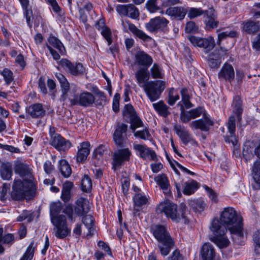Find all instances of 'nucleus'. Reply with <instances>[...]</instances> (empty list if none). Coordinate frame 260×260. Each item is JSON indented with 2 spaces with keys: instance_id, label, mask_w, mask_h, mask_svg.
<instances>
[{
  "instance_id": "f257e3e1",
  "label": "nucleus",
  "mask_w": 260,
  "mask_h": 260,
  "mask_svg": "<svg viewBox=\"0 0 260 260\" xmlns=\"http://www.w3.org/2000/svg\"><path fill=\"white\" fill-rule=\"evenodd\" d=\"M226 227L231 234L243 236L242 218L232 207L225 208L220 214V220L217 218L213 219L210 226L213 234L210 240L220 248L226 247L230 243L225 235Z\"/></svg>"
},
{
  "instance_id": "f03ea898",
  "label": "nucleus",
  "mask_w": 260,
  "mask_h": 260,
  "mask_svg": "<svg viewBox=\"0 0 260 260\" xmlns=\"http://www.w3.org/2000/svg\"><path fill=\"white\" fill-rule=\"evenodd\" d=\"M122 112L123 116L125 118L129 119V122L131 124V128L133 131L136 137L144 140H150L151 138V134L147 128H145L142 131H135L137 128L143 126V122L137 114L132 105H125Z\"/></svg>"
},
{
  "instance_id": "7ed1b4c3",
  "label": "nucleus",
  "mask_w": 260,
  "mask_h": 260,
  "mask_svg": "<svg viewBox=\"0 0 260 260\" xmlns=\"http://www.w3.org/2000/svg\"><path fill=\"white\" fill-rule=\"evenodd\" d=\"M154 237L159 242L158 247L161 254L167 256L173 248L174 242L164 226L155 225L151 228Z\"/></svg>"
},
{
  "instance_id": "20e7f679",
  "label": "nucleus",
  "mask_w": 260,
  "mask_h": 260,
  "mask_svg": "<svg viewBox=\"0 0 260 260\" xmlns=\"http://www.w3.org/2000/svg\"><path fill=\"white\" fill-rule=\"evenodd\" d=\"M12 189L11 197L14 200H30L34 197L33 184L29 180H15Z\"/></svg>"
},
{
  "instance_id": "39448f33",
  "label": "nucleus",
  "mask_w": 260,
  "mask_h": 260,
  "mask_svg": "<svg viewBox=\"0 0 260 260\" xmlns=\"http://www.w3.org/2000/svg\"><path fill=\"white\" fill-rule=\"evenodd\" d=\"M185 207L182 206L178 209L176 204L169 202L159 204L156 209L157 213L164 212L167 217L176 222H178L181 218L185 219Z\"/></svg>"
},
{
  "instance_id": "423d86ee",
  "label": "nucleus",
  "mask_w": 260,
  "mask_h": 260,
  "mask_svg": "<svg viewBox=\"0 0 260 260\" xmlns=\"http://www.w3.org/2000/svg\"><path fill=\"white\" fill-rule=\"evenodd\" d=\"M142 87L148 99L152 102L159 98L161 92L165 88V82L160 80L149 81L142 85Z\"/></svg>"
},
{
  "instance_id": "0eeeda50",
  "label": "nucleus",
  "mask_w": 260,
  "mask_h": 260,
  "mask_svg": "<svg viewBox=\"0 0 260 260\" xmlns=\"http://www.w3.org/2000/svg\"><path fill=\"white\" fill-rule=\"evenodd\" d=\"M51 222L54 226L53 230L57 238L63 239L70 235L71 230L67 226L65 215L60 214L59 217L52 218Z\"/></svg>"
},
{
  "instance_id": "6e6552de",
  "label": "nucleus",
  "mask_w": 260,
  "mask_h": 260,
  "mask_svg": "<svg viewBox=\"0 0 260 260\" xmlns=\"http://www.w3.org/2000/svg\"><path fill=\"white\" fill-rule=\"evenodd\" d=\"M70 106L76 105L87 107L92 105L95 101V98L92 94L89 92H83L80 95L74 94L73 97L69 98Z\"/></svg>"
},
{
  "instance_id": "1a4fd4ad",
  "label": "nucleus",
  "mask_w": 260,
  "mask_h": 260,
  "mask_svg": "<svg viewBox=\"0 0 260 260\" xmlns=\"http://www.w3.org/2000/svg\"><path fill=\"white\" fill-rule=\"evenodd\" d=\"M187 38L192 45L203 48L207 53L211 50L215 46L214 39L212 37L202 38L194 36H188Z\"/></svg>"
},
{
  "instance_id": "9d476101",
  "label": "nucleus",
  "mask_w": 260,
  "mask_h": 260,
  "mask_svg": "<svg viewBox=\"0 0 260 260\" xmlns=\"http://www.w3.org/2000/svg\"><path fill=\"white\" fill-rule=\"evenodd\" d=\"M59 65L64 70L73 76L82 75L85 72V68L81 63H72L67 59H62L59 61Z\"/></svg>"
},
{
  "instance_id": "9b49d317",
  "label": "nucleus",
  "mask_w": 260,
  "mask_h": 260,
  "mask_svg": "<svg viewBox=\"0 0 260 260\" xmlns=\"http://www.w3.org/2000/svg\"><path fill=\"white\" fill-rule=\"evenodd\" d=\"M132 155L128 148L120 149L115 151L113 155V167L116 170L119 168L125 161H129Z\"/></svg>"
},
{
  "instance_id": "f8f14e48",
  "label": "nucleus",
  "mask_w": 260,
  "mask_h": 260,
  "mask_svg": "<svg viewBox=\"0 0 260 260\" xmlns=\"http://www.w3.org/2000/svg\"><path fill=\"white\" fill-rule=\"evenodd\" d=\"M214 125V122L207 114H204L202 118L194 120L189 123L192 129H200L203 132H208Z\"/></svg>"
},
{
  "instance_id": "ddd939ff",
  "label": "nucleus",
  "mask_w": 260,
  "mask_h": 260,
  "mask_svg": "<svg viewBox=\"0 0 260 260\" xmlns=\"http://www.w3.org/2000/svg\"><path fill=\"white\" fill-rule=\"evenodd\" d=\"M122 25L124 32L130 30L134 35L144 41H149L152 38L146 35L142 30L138 29L134 24L128 20H122Z\"/></svg>"
},
{
  "instance_id": "4468645a",
  "label": "nucleus",
  "mask_w": 260,
  "mask_h": 260,
  "mask_svg": "<svg viewBox=\"0 0 260 260\" xmlns=\"http://www.w3.org/2000/svg\"><path fill=\"white\" fill-rule=\"evenodd\" d=\"M116 9L119 15L127 16L132 19H137L139 16V10L133 4L118 5Z\"/></svg>"
},
{
  "instance_id": "2eb2a0df",
  "label": "nucleus",
  "mask_w": 260,
  "mask_h": 260,
  "mask_svg": "<svg viewBox=\"0 0 260 260\" xmlns=\"http://www.w3.org/2000/svg\"><path fill=\"white\" fill-rule=\"evenodd\" d=\"M174 129L177 136L180 138L182 142L184 145L190 143L191 145H197V142L192 138L188 131L181 125H176Z\"/></svg>"
},
{
  "instance_id": "dca6fc26",
  "label": "nucleus",
  "mask_w": 260,
  "mask_h": 260,
  "mask_svg": "<svg viewBox=\"0 0 260 260\" xmlns=\"http://www.w3.org/2000/svg\"><path fill=\"white\" fill-rule=\"evenodd\" d=\"M169 23V21L164 17H156L152 19L146 24V28L150 32L156 31L159 29H162Z\"/></svg>"
},
{
  "instance_id": "f3484780",
  "label": "nucleus",
  "mask_w": 260,
  "mask_h": 260,
  "mask_svg": "<svg viewBox=\"0 0 260 260\" xmlns=\"http://www.w3.org/2000/svg\"><path fill=\"white\" fill-rule=\"evenodd\" d=\"M133 147L137 154L142 158L146 159L150 155L152 160L157 159V155L155 151L145 145L134 143Z\"/></svg>"
},
{
  "instance_id": "a211bd4d",
  "label": "nucleus",
  "mask_w": 260,
  "mask_h": 260,
  "mask_svg": "<svg viewBox=\"0 0 260 260\" xmlns=\"http://www.w3.org/2000/svg\"><path fill=\"white\" fill-rule=\"evenodd\" d=\"M187 10L183 7H173L167 8L165 14L170 16L172 19L181 21L185 17Z\"/></svg>"
},
{
  "instance_id": "6ab92c4d",
  "label": "nucleus",
  "mask_w": 260,
  "mask_h": 260,
  "mask_svg": "<svg viewBox=\"0 0 260 260\" xmlns=\"http://www.w3.org/2000/svg\"><path fill=\"white\" fill-rule=\"evenodd\" d=\"M235 121L236 118L234 115H231L229 118L227 123V126L230 135L226 136L225 137V142L228 143L231 142L234 146L236 145L238 142L237 138L235 134L236 131Z\"/></svg>"
},
{
  "instance_id": "aec40b11",
  "label": "nucleus",
  "mask_w": 260,
  "mask_h": 260,
  "mask_svg": "<svg viewBox=\"0 0 260 260\" xmlns=\"http://www.w3.org/2000/svg\"><path fill=\"white\" fill-rule=\"evenodd\" d=\"M137 63L142 68L148 69L152 63L153 59L149 54L143 51H139L135 55Z\"/></svg>"
},
{
  "instance_id": "412c9836",
  "label": "nucleus",
  "mask_w": 260,
  "mask_h": 260,
  "mask_svg": "<svg viewBox=\"0 0 260 260\" xmlns=\"http://www.w3.org/2000/svg\"><path fill=\"white\" fill-rule=\"evenodd\" d=\"M218 78L232 83L235 78V72L233 66L225 63L218 73Z\"/></svg>"
},
{
  "instance_id": "4be33fe9",
  "label": "nucleus",
  "mask_w": 260,
  "mask_h": 260,
  "mask_svg": "<svg viewBox=\"0 0 260 260\" xmlns=\"http://www.w3.org/2000/svg\"><path fill=\"white\" fill-rule=\"evenodd\" d=\"M50 144L59 151H66L71 146V143L68 140H66L60 135L54 137L50 140Z\"/></svg>"
},
{
  "instance_id": "5701e85b",
  "label": "nucleus",
  "mask_w": 260,
  "mask_h": 260,
  "mask_svg": "<svg viewBox=\"0 0 260 260\" xmlns=\"http://www.w3.org/2000/svg\"><path fill=\"white\" fill-rule=\"evenodd\" d=\"M88 200L84 198H79L76 202L74 211L77 215L81 216L87 214L89 211Z\"/></svg>"
},
{
  "instance_id": "b1692460",
  "label": "nucleus",
  "mask_w": 260,
  "mask_h": 260,
  "mask_svg": "<svg viewBox=\"0 0 260 260\" xmlns=\"http://www.w3.org/2000/svg\"><path fill=\"white\" fill-rule=\"evenodd\" d=\"M201 255L203 260H214L216 252L212 244L209 242L204 243L201 249Z\"/></svg>"
},
{
  "instance_id": "393cba45",
  "label": "nucleus",
  "mask_w": 260,
  "mask_h": 260,
  "mask_svg": "<svg viewBox=\"0 0 260 260\" xmlns=\"http://www.w3.org/2000/svg\"><path fill=\"white\" fill-rule=\"evenodd\" d=\"M133 202L134 215H136V213L140 210L141 207L149 204L148 198L147 196L141 193H135L133 197Z\"/></svg>"
},
{
  "instance_id": "a878e982",
  "label": "nucleus",
  "mask_w": 260,
  "mask_h": 260,
  "mask_svg": "<svg viewBox=\"0 0 260 260\" xmlns=\"http://www.w3.org/2000/svg\"><path fill=\"white\" fill-rule=\"evenodd\" d=\"M90 143L87 141L83 142L80 144L76 155L78 162H83L87 159L90 153Z\"/></svg>"
},
{
  "instance_id": "bb28decb",
  "label": "nucleus",
  "mask_w": 260,
  "mask_h": 260,
  "mask_svg": "<svg viewBox=\"0 0 260 260\" xmlns=\"http://www.w3.org/2000/svg\"><path fill=\"white\" fill-rule=\"evenodd\" d=\"M204 16H206L205 22L208 28H215L218 26L219 21L217 20V15L214 10H206Z\"/></svg>"
},
{
  "instance_id": "cd10ccee",
  "label": "nucleus",
  "mask_w": 260,
  "mask_h": 260,
  "mask_svg": "<svg viewBox=\"0 0 260 260\" xmlns=\"http://www.w3.org/2000/svg\"><path fill=\"white\" fill-rule=\"evenodd\" d=\"M251 175L255 181V184H252L253 188L255 189L260 188V160L257 159L253 164L252 168Z\"/></svg>"
},
{
  "instance_id": "c85d7f7f",
  "label": "nucleus",
  "mask_w": 260,
  "mask_h": 260,
  "mask_svg": "<svg viewBox=\"0 0 260 260\" xmlns=\"http://www.w3.org/2000/svg\"><path fill=\"white\" fill-rule=\"evenodd\" d=\"M135 77L138 85L142 87V85L148 82L150 73L146 68H140L135 73Z\"/></svg>"
},
{
  "instance_id": "c756f323",
  "label": "nucleus",
  "mask_w": 260,
  "mask_h": 260,
  "mask_svg": "<svg viewBox=\"0 0 260 260\" xmlns=\"http://www.w3.org/2000/svg\"><path fill=\"white\" fill-rule=\"evenodd\" d=\"M55 76L60 84L62 94L61 98L63 101L67 99V93L70 89V84L64 75L61 73H56Z\"/></svg>"
},
{
  "instance_id": "7c9ffc66",
  "label": "nucleus",
  "mask_w": 260,
  "mask_h": 260,
  "mask_svg": "<svg viewBox=\"0 0 260 260\" xmlns=\"http://www.w3.org/2000/svg\"><path fill=\"white\" fill-rule=\"evenodd\" d=\"M26 111L32 118L42 117L45 113L42 105L40 104L31 105L26 109Z\"/></svg>"
},
{
  "instance_id": "2f4dec72",
  "label": "nucleus",
  "mask_w": 260,
  "mask_h": 260,
  "mask_svg": "<svg viewBox=\"0 0 260 260\" xmlns=\"http://www.w3.org/2000/svg\"><path fill=\"white\" fill-rule=\"evenodd\" d=\"M14 171L15 173L21 177L30 176V172L28 166L20 161H17L15 164Z\"/></svg>"
},
{
  "instance_id": "473e14b6",
  "label": "nucleus",
  "mask_w": 260,
  "mask_h": 260,
  "mask_svg": "<svg viewBox=\"0 0 260 260\" xmlns=\"http://www.w3.org/2000/svg\"><path fill=\"white\" fill-rule=\"evenodd\" d=\"M74 186L73 183L66 181L62 185L61 199L65 203L69 201L71 197V189Z\"/></svg>"
},
{
  "instance_id": "72a5a7b5",
  "label": "nucleus",
  "mask_w": 260,
  "mask_h": 260,
  "mask_svg": "<svg viewBox=\"0 0 260 260\" xmlns=\"http://www.w3.org/2000/svg\"><path fill=\"white\" fill-rule=\"evenodd\" d=\"M243 29L248 34H254L259 29V22L249 20L243 23Z\"/></svg>"
},
{
  "instance_id": "f704fd0d",
  "label": "nucleus",
  "mask_w": 260,
  "mask_h": 260,
  "mask_svg": "<svg viewBox=\"0 0 260 260\" xmlns=\"http://www.w3.org/2000/svg\"><path fill=\"white\" fill-rule=\"evenodd\" d=\"M152 105L154 109L160 115L167 117L170 114V112L169 111V107L162 101L154 103Z\"/></svg>"
},
{
  "instance_id": "c9c22d12",
  "label": "nucleus",
  "mask_w": 260,
  "mask_h": 260,
  "mask_svg": "<svg viewBox=\"0 0 260 260\" xmlns=\"http://www.w3.org/2000/svg\"><path fill=\"white\" fill-rule=\"evenodd\" d=\"M155 181L157 182V184L160 187V188L163 190L165 194L170 193V190L168 189V187L169 186V181L168 178L166 175L161 174L158 175L155 178Z\"/></svg>"
},
{
  "instance_id": "e433bc0d",
  "label": "nucleus",
  "mask_w": 260,
  "mask_h": 260,
  "mask_svg": "<svg viewBox=\"0 0 260 260\" xmlns=\"http://www.w3.org/2000/svg\"><path fill=\"white\" fill-rule=\"evenodd\" d=\"M82 222L88 231L86 236L93 235L94 230L93 217L90 215H85L83 217Z\"/></svg>"
},
{
  "instance_id": "4c0bfd02",
  "label": "nucleus",
  "mask_w": 260,
  "mask_h": 260,
  "mask_svg": "<svg viewBox=\"0 0 260 260\" xmlns=\"http://www.w3.org/2000/svg\"><path fill=\"white\" fill-rule=\"evenodd\" d=\"M146 7L150 13H152L159 11L161 15L165 14V11L160 7L158 6V0H148L146 3Z\"/></svg>"
},
{
  "instance_id": "58836bf2",
  "label": "nucleus",
  "mask_w": 260,
  "mask_h": 260,
  "mask_svg": "<svg viewBox=\"0 0 260 260\" xmlns=\"http://www.w3.org/2000/svg\"><path fill=\"white\" fill-rule=\"evenodd\" d=\"M233 106L234 107V113L237 115L239 120L241 119V114L242 113V101L239 96H236L234 98Z\"/></svg>"
},
{
  "instance_id": "ea45409f",
  "label": "nucleus",
  "mask_w": 260,
  "mask_h": 260,
  "mask_svg": "<svg viewBox=\"0 0 260 260\" xmlns=\"http://www.w3.org/2000/svg\"><path fill=\"white\" fill-rule=\"evenodd\" d=\"M59 170L62 175L65 178L69 177L72 173L71 168L65 159H61L59 161Z\"/></svg>"
},
{
  "instance_id": "a19ab883",
  "label": "nucleus",
  "mask_w": 260,
  "mask_h": 260,
  "mask_svg": "<svg viewBox=\"0 0 260 260\" xmlns=\"http://www.w3.org/2000/svg\"><path fill=\"white\" fill-rule=\"evenodd\" d=\"M48 41L49 44V45H51L56 48L60 53L63 54L64 53L65 48L59 39L55 37L51 36L49 37Z\"/></svg>"
},
{
  "instance_id": "79ce46f5",
  "label": "nucleus",
  "mask_w": 260,
  "mask_h": 260,
  "mask_svg": "<svg viewBox=\"0 0 260 260\" xmlns=\"http://www.w3.org/2000/svg\"><path fill=\"white\" fill-rule=\"evenodd\" d=\"M198 187V183L196 181L192 180L190 182H185L183 192L185 194L190 195L195 192Z\"/></svg>"
},
{
  "instance_id": "37998d69",
  "label": "nucleus",
  "mask_w": 260,
  "mask_h": 260,
  "mask_svg": "<svg viewBox=\"0 0 260 260\" xmlns=\"http://www.w3.org/2000/svg\"><path fill=\"white\" fill-rule=\"evenodd\" d=\"M12 167L10 164H3L1 169V174L2 178L9 180L12 176Z\"/></svg>"
},
{
  "instance_id": "c03bdc74",
  "label": "nucleus",
  "mask_w": 260,
  "mask_h": 260,
  "mask_svg": "<svg viewBox=\"0 0 260 260\" xmlns=\"http://www.w3.org/2000/svg\"><path fill=\"white\" fill-rule=\"evenodd\" d=\"M187 16L190 19H193L202 15H204L206 10L204 11L201 8H189L187 10Z\"/></svg>"
},
{
  "instance_id": "a18cd8bd",
  "label": "nucleus",
  "mask_w": 260,
  "mask_h": 260,
  "mask_svg": "<svg viewBox=\"0 0 260 260\" xmlns=\"http://www.w3.org/2000/svg\"><path fill=\"white\" fill-rule=\"evenodd\" d=\"M181 95V101L184 105L186 108L188 109L193 107V105L190 102V96L187 88H183L180 91Z\"/></svg>"
},
{
  "instance_id": "49530a36",
  "label": "nucleus",
  "mask_w": 260,
  "mask_h": 260,
  "mask_svg": "<svg viewBox=\"0 0 260 260\" xmlns=\"http://www.w3.org/2000/svg\"><path fill=\"white\" fill-rule=\"evenodd\" d=\"M61 210V204L60 202H54L51 204L50 206V215L51 221L54 217H59L58 213Z\"/></svg>"
},
{
  "instance_id": "de8ad7c7",
  "label": "nucleus",
  "mask_w": 260,
  "mask_h": 260,
  "mask_svg": "<svg viewBox=\"0 0 260 260\" xmlns=\"http://www.w3.org/2000/svg\"><path fill=\"white\" fill-rule=\"evenodd\" d=\"M189 205L194 211L201 212L204 210L205 204L201 200H192L189 201Z\"/></svg>"
},
{
  "instance_id": "09e8293b",
  "label": "nucleus",
  "mask_w": 260,
  "mask_h": 260,
  "mask_svg": "<svg viewBox=\"0 0 260 260\" xmlns=\"http://www.w3.org/2000/svg\"><path fill=\"white\" fill-rule=\"evenodd\" d=\"M93 91L97 97L95 101V103L97 105H103L106 103V97L105 93L100 91L98 88H93Z\"/></svg>"
},
{
  "instance_id": "8fccbe9b",
  "label": "nucleus",
  "mask_w": 260,
  "mask_h": 260,
  "mask_svg": "<svg viewBox=\"0 0 260 260\" xmlns=\"http://www.w3.org/2000/svg\"><path fill=\"white\" fill-rule=\"evenodd\" d=\"M81 189L83 191L88 192L91 189L92 181L88 175H85L84 176L81 180Z\"/></svg>"
},
{
  "instance_id": "3c124183",
  "label": "nucleus",
  "mask_w": 260,
  "mask_h": 260,
  "mask_svg": "<svg viewBox=\"0 0 260 260\" xmlns=\"http://www.w3.org/2000/svg\"><path fill=\"white\" fill-rule=\"evenodd\" d=\"M177 106L180 107V119L181 121L183 123H187L192 119L191 114L189 113V111H186L184 110V108L181 102H179L177 104Z\"/></svg>"
},
{
  "instance_id": "603ef678",
  "label": "nucleus",
  "mask_w": 260,
  "mask_h": 260,
  "mask_svg": "<svg viewBox=\"0 0 260 260\" xmlns=\"http://www.w3.org/2000/svg\"><path fill=\"white\" fill-rule=\"evenodd\" d=\"M151 76L153 78H162V74L159 66L155 63L150 69Z\"/></svg>"
},
{
  "instance_id": "864d4df0",
  "label": "nucleus",
  "mask_w": 260,
  "mask_h": 260,
  "mask_svg": "<svg viewBox=\"0 0 260 260\" xmlns=\"http://www.w3.org/2000/svg\"><path fill=\"white\" fill-rule=\"evenodd\" d=\"M1 74L7 85H9L13 81V73L9 69L7 68L4 69Z\"/></svg>"
},
{
  "instance_id": "5fc2aeb1",
  "label": "nucleus",
  "mask_w": 260,
  "mask_h": 260,
  "mask_svg": "<svg viewBox=\"0 0 260 260\" xmlns=\"http://www.w3.org/2000/svg\"><path fill=\"white\" fill-rule=\"evenodd\" d=\"M34 244V242H31L30 243L25 253L20 260H31L34 253V248H33Z\"/></svg>"
},
{
  "instance_id": "6e6d98bb",
  "label": "nucleus",
  "mask_w": 260,
  "mask_h": 260,
  "mask_svg": "<svg viewBox=\"0 0 260 260\" xmlns=\"http://www.w3.org/2000/svg\"><path fill=\"white\" fill-rule=\"evenodd\" d=\"M237 36V32L234 30H230V31H225L224 32H222L218 34V44L220 43V41L222 40H223L227 37L234 38L236 37Z\"/></svg>"
},
{
  "instance_id": "4d7b16f0",
  "label": "nucleus",
  "mask_w": 260,
  "mask_h": 260,
  "mask_svg": "<svg viewBox=\"0 0 260 260\" xmlns=\"http://www.w3.org/2000/svg\"><path fill=\"white\" fill-rule=\"evenodd\" d=\"M118 131H115L113 134V140L115 144L118 147H123L125 144L123 135H118Z\"/></svg>"
},
{
  "instance_id": "13d9d810",
  "label": "nucleus",
  "mask_w": 260,
  "mask_h": 260,
  "mask_svg": "<svg viewBox=\"0 0 260 260\" xmlns=\"http://www.w3.org/2000/svg\"><path fill=\"white\" fill-rule=\"evenodd\" d=\"M27 219V222H31L34 219L33 213L31 211H24L23 213L20 215L17 218L18 221H22Z\"/></svg>"
},
{
  "instance_id": "bf43d9fd",
  "label": "nucleus",
  "mask_w": 260,
  "mask_h": 260,
  "mask_svg": "<svg viewBox=\"0 0 260 260\" xmlns=\"http://www.w3.org/2000/svg\"><path fill=\"white\" fill-rule=\"evenodd\" d=\"M189 113L191 114L192 119L197 118L201 115H203V116L204 114H206L205 109L202 107H199L189 110Z\"/></svg>"
},
{
  "instance_id": "052dcab7",
  "label": "nucleus",
  "mask_w": 260,
  "mask_h": 260,
  "mask_svg": "<svg viewBox=\"0 0 260 260\" xmlns=\"http://www.w3.org/2000/svg\"><path fill=\"white\" fill-rule=\"evenodd\" d=\"M179 99V95L178 94L174 93V88L171 89L169 93L168 103L170 105L173 106Z\"/></svg>"
},
{
  "instance_id": "680f3d73",
  "label": "nucleus",
  "mask_w": 260,
  "mask_h": 260,
  "mask_svg": "<svg viewBox=\"0 0 260 260\" xmlns=\"http://www.w3.org/2000/svg\"><path fill=\"white\" fill-rule=\"evenodd\" d=\"M101 34L107 40L108 45H110L112 42V40L111 38V32L110 29L107 26H106L101 30Z\"/></svg>"
},
{
  "instance_id": "e2e57ef3",
  "label": "nucleus",
  "mask_w": 260,
  "mask_h": 260,
  "mask_svg": "<svg viewBox=\"0 0 260 260\" xmlns=\"http://www.w3.org/2000/svg\"><path fill=\"white\" fill-rule=\"evenodd\" d=\"M184 257L179 250L176 249L167 258V260H183Z\"/></svg>"
},
{
  "instance_id": "0e129e2a",
  "label": "nucleus",
  "mask_w": 260,
  "mask_h": 260,
  "mask_svg": "<svg viewBox=\"0 0 260 260\" xmlns=\"http://www.w3.org/2000/svg\"><path fill=\"white\" fill-rule=\"evenodd\" d=\"M180 4H181V0H165L162 3V7L168 8Z\"/></svg>"
},
{
  "instance_id": "69168bd1",
  "label": "nucleus",
  "mask_w": 260,
  "mask_h": 260,
  "mask_svg": "<svg viewBox=\"0 0 260 260\" xmlns=\"http://www.w3.org/2000/svg\"><path fill=\"white\" fill-rule=\"evenodd\" d=\"M207 60L208 65L211 68H218L221 63L220 59H213L211 57H208Z\"/></svg>"
},
{
  "instance_id": "338daca9",
  "label": "nucleus",
  "mask_w": 260,
  "mask_h": 260,
  "mask_svg": "<svg viewBox=\"0 0 260 260\" xmlns=\"http://www.w3.org/2000/svg\"><path fill=\"white\" fill-rule=\"evenodd\" d=\"M205 189L207 191L209 198L212 200V201L214 202H217L218 201V195L217 193L206 185L205 186Z\"/></svg>"
},
{
  "instance_id": "774afa93",
  "label": "nucleus",
  "mask_w": 260,
  "mask_h": 260,
  "mask_svg": "<svg viewBox=\"0 0 260 260\" xmlns=\"http://www.w3.org/2000/svg\"><path fill=\"white\" fill-rule=\"evenodd\" d=\"M105 152V146H100L96 148L93 153L94 156L98 159H101Z\"/></svg>"
}]
</instances>
